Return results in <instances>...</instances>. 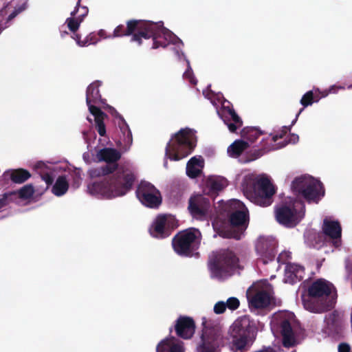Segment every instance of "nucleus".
I'll list each match as a JSON object with an SVG mask.
<instances>
[{"instance_id":"obj_50","label":"nucleus","mask_w":352,"mask_h":352,"mask_svg":"<svg viewBox=\"0 0 352 352\" xmlns=\"http://www.w3.org/2000/svg\"><path fill=\"white\" fill-rule=\"evenodd\" d=\"M81 14L78 16L79 18H82V21L84 18L87 15L89 10L86 6H82L81 8Z\"/></svg>"},{"instance_id":"obj_22","label":"nucleus","mask_w":352,"mask_h":352,"mask_svg":"<svg viewBox=\"0 0 352 352\" xmlns=\"http://www.w3.org/2000/svg\"><path fill=\"white\" fill-rule=\"evenodd\" d=\"M195 331L194 320L187 316H180L177 318V337L185 340L190 339Z\"/></svg>"},{"instance_id":"obj_9","label":"nucleus","mask_w":352,"mask_h":352,"mask_svg":"<svg viewBox=\"0 0 352 352\" xmlns=\"http://www.w3.org/2000/svg\"><path fill=\"white\" fill-rule=\"evenodd\" d=\"M305 208L302 201L287 197L275 210L277 221L287 228L296 226L305 217Z\"/></svg>"},{"instance_id":"obj_18","label":"nucleus","mask_w":352,"mask_h":352,"mask_svg":"<svg viewBox=\"0 0 352 352\" xmlns=\"http://www.w3.org/2000/svg\"><path fill=\"white\" fill-rule=\"evenodd\" d=\"M277 242L271 236H260L256 243V251L263 259L265 263L268 260H272L276 254Z\"/></svg>"},{"instance_id":"obj_16","label":"nucleus","mask_w":352,"mask_h":352,"mask_svg":"<svg viewBox=\"0 0 352 352\" xmlns=\"http://www.w3.org/2000/svg\"><path fill=\"white\" fill-rule=\"evenodd\" d=\"M176 227V218L169 214H160L153 220L148 232L156 239H165L169 236Z\"/></svg>"},{"instance_id":"obj_1","label":"nucleus","mask_w":352,"mask_h":352,"mask_svg":"<svg viewBox=\"0 0 352 352\" xmlns=\"http://www.w3.org/2000/svg\"><path fill=\"white\" fill-rule=\"evenodd\" d=\"M121 156V153L113 148H103L98 152V160L106 164L89 169V175L91 178L104 179L91 184V193L112 199L124 196L133 188L137 175L132 168L118 165Z\"/></svg>"},{"instance_id":"obj_41","label":"nucleus","mask_w":352,"mask_h":352,"mask_svg":"<svg viewBox=\"0 0 352 352\" xmlns=\"http://www.w3.org/2000/svg\"><path fill=\"white\" fill-rule=\"evenodd\" d=\"M224 302L226 303V308L230 311L236 310L240 305V301L236 297H230Z\"/></svg>"},{"instance_id":"obj_43","label":"nucleus","mask_w":352,"mask_h":352,"mask_svg":"<svg viewBox=\"0 0 352 352\" xmlns=\"http://www.w3.org/2000/svg\"><path fill=\"white\" fill-rule=\"evenodd\" d=\"M313 90L315 93L316 102H318L321 98H325L330 94L328 89L321 91L318 88H314Z\"/></svg>"},{"instance_id":"obj_62","label":"nucleus","mask_w":352,"mask_h":352,"mask_svg":"<svg viewBox=\"0 0 352 352\" xmlns=\"http://www.w3.org/2000/svg\"><path fill=\"white\" fill-rule=\"evenodd\" d=\"M80 2H81V0H78L77 6H80Z\"/></svg>"},{"instance_id":"obj_47","label":"nucleus","mask_w":352,"mask_h":352,"mask_svg":"<svg viewBox=\"0 0 352 352\" xmlns=\"http://www.w3.org/2000/svg\"><path fill=\"white\" fill-rule=\"evenodd\" d=\"M42 179L46 183L47 186L52 184L54 178L50 173H45L41 175Z\"/></svg>"},{"instance_id":"obj_58","label":"nucleus","mask_w":352,"mask_h":352,"mask_svg":"<svg viewBox=\"0 0 352 352\" xmlns=\"http://www.w3.org/2000/svg\"><path fill=\"white\" fill-rule=\"evenodd\" d=\"M303 111V109H301L299 112L297 113L296 116V118L295 120L292 122V124L295 123L297 120V118L298 117V116L302 113V111Z\"/></svg>"},{"instance_id":"obj_54","label":"nucleus","mask_w":352,"mask_h":352,"mask_svg":"<svg viewBox=\"0 0 352 352\" xmlns=\"http://www.w3.org/2000/svg\"><path fill=\"white\" fill-rule=\"evenodd\" d=\"M79 7H80V6H77V5L76 6L74 10L71 12V16H72L71 17L75 16V15L76 14L77 12L79 10Z\"/></svg>"},{"instance_id":"obj_46","label":"nucleus","mask_w":352,"mask_h":352,"mask_svg":"<svg viewBox=\"0 0 352 352\" xmlns=\"http://www.w3.org/2000/svg\"><path fill=\"white\" fill-rule=\"evenodd\" d=\"M10 3L6 1V0H0V16H4L7 14V8H8Z\"/></svg>"},{"instance_id":"obj_63","label":"nucleus","mask_w":352,"mask_h":352,"mask_svg":"<svg viewBox=\"0 0 352 352\" xmlns=\"http://www.w3.org/2000/svg\"><path fill=\"white\" fill-rule=\"evenodd\" d=\"M347 88L348 89H351L352 88V85H349Z\"/></svg>"},{"instance_id":"obj_30","label":"nucleus","mask_w":352,"mask_h":352,"mask_svg":"<svg viewBox=\"0 0 352 352\" xmlns=\"http://www.w3.org/2000/svg\"><path fill=\"white\" fill-rule=\"evenodd\" d=\"M305 243L314 248H319L323 244L322 236L315 230H307L305 233Z\"/></svg>"},{"instance_id":"obj_61","label":"nucleus","mask_w":352,"mask_h":352,"mask_svg":"<svg viewBox=\"0 0 352 352\" xmlns=\"http://www.w3.org/2000/svg\"><path fill=\"white\" fill-rule=\"evenodd\" d=\"M173 327L174 328V329L176 331V321L174 322V324H173Z\"/></svg>"},{"instance_id":"obj_23","label":"nucleus","mask_w":352,"mask_h":352,"mask_svg":"<svg viewBox=\"0 0 352 352\" xmlns=\"http://www.w3.org/2000/svg\"><path fill=\"white\" fill-rule=\"evenodd\" d=\"M305 274L304 267L295 263H287L285 270L284 282L294 284L300 280Z\"/></svg>"},{"instance_id":"obj_25","label":"nucleus","mask_w":352,"mask_h":352,"mask_svg":"<svg viewBox=\"0 0 352 352\" xmlns=\"http://www.w3.org/2000/svg\"><path fill=\"white\" fill-rule=\"evenodd\" d=\"M101 82L96 80L91 83L87 88L86 91V102L90 111V107L94 106L91 103H98L102 102V96L100 93L99 87Z\"/></svg>"},{"instance_id":"obj_35","label":"nucleus","mask_w":352,"mask_h":352,"mask_svg":"<svg viewBox=\"0 0 352 352\" xmlns=\"http://www.w3.org/2000/svg\"><path fill=\"white\" fill-rule=\"evenodd\" d=\"M176 133L172 134L170 140L168 142L166 147V157L170 160H176Z\"/></svg>"},{"instance_id":"obj_55","label":"nucleus","mask_w":352,"mask_h":352,"mask_svg":"<svg viewBox=\"0 0 352 352\" xmlns=\"http://www.w3.org/2000/svg\"><path fill=\"white\" fill-rule=\"evenodd\" d=\"M184 347L177 342V352H184Z\"/></svg>"},{"instance_id":"obj_52","label":"nucleus","mask_w":352,"mask_h":352,"mask_svg":"<svg viewBox=\"0 0 352 352\" xmlns=\"http://www.w3.org/2000/svg\"><path fill=\"white\" fill-rule=\"evenodd\" d=\"M299 140V137L296 134H292L289 137V142L293 144L296 143Z\"/></svg>"},{"instance_id":"obj_40","label":"nucleus","mask_w":352,"mask_h":352,"mask_svg":"<svg viewBox=\"0 0 352 352\" xmlns=\"http://www.w3.org/2000/svg\"><path fill=\"white\" fill-rule=\"evenodd\" d=\"M315 100V93L312 89L306 92L302 96L300 102L304 107H306L309 105H311L314 102H316Z\"/></svg>"},{"instance_id":"obj_39","label":"nucleus","mask_w":352,"mask_h":352,"mask_svg":"<svg viewBox=\"0 0 352 352\" xmlns=\"http://www.w3.org/2000/svg\"><path fill=\"white\" fill-rule=\"evenodd\" d=\"M82 21V18H79L78 16L76 18L69 17L66 19L67 27L73 33H75L78 30L80 25Z\"/></svg>"},{"instance_id":"obj_56","label":"nucleus","mask_w":352,"mask_h":352,"mask_svg":"<svg viewBox=\"0 0 352 352\" xmlns=\"http://www.w3.org/2000/svg\"><path fill=\"white\" fill-rule=\"evenodd\" d=\"M97 35H98V36H99L100 37H104V35H105V31H104V30H100L98 32V34H97Z\"/></svg>"},{"instance_id":"obj_17","label":"nucleus","mask_w":352,"mask_h":352,"mask_svg":"<svg viewBox=\"0 0 352 352\" xmlns=\"http://www.w3.org/2000/svg\"><path fill=\"white\" fill-rule=\"evenodd\" d=\"M195 131L185 128L177 132V160L188 156L196 145Z\"/></svg>"},{"instance_id":"obj_2","label":"nucleus","mask_w":352,"mask_h":352,"mask_svg":"<svg viewBox=\"0 0 352 352\" xmlns=\"http://www.w3.org/2000/svg\"><path fill=\"white\" fill-rule=\"evenodd\" d=\"M188 210L193 218L201 221H208L214 218L212 226L217 234L223 238L240 239L248 227V210L243 202L238 199H230L226 202L219 201L216 207L220 216H230V224L221 226L218 218H214L210 210L208 199L201 195H196L189 199Z\"/></svg>"},{"instance_id":"obj_57","label":"nucleus","mask_w":352,"mask_h":352,"mask_svg":"<svg viewBox=\"0 0 352 352\" xmlns=\"http://www.w3.org/2000/svg\"><path fill=\"white\" fill-rule=\"evenodd\" d=\"M8 25H3L2 23L0 22V34L1 33V32L6 29V28H8Z\"/></svg>"},{"instance_id":"obj_6","label":"nucleus","mask_w":352,"mask_h":352,"mask_svg":"<svg viewBox=\"0 0 352 352\" xmlns=\"http://www.w3.org/2000/svg\"><path fill=\"white\" fill-rule=\"evenodd\" d=\"M295 322L294 314L288 311H280L272 316V332L274 336H281L285 347H293L300 342L301 338L295 327Z\"/></svg>"},{"instance_id":"obj_4","label":"nucleus","mask_w":352,"mask_h":352,"mask_svg":"<svg viewBox=\"0 0 352 352\" xmlns=\"http://www.w3.org/2000/svg\"><path fill=\"white\" fill-rule=\"evenodd\" d=\"M236 180L244 195L252 203L263 207L272 204L276 190L267 175L243 170L237 175Z\"/></svg>"},{"instance_id":"obj_21","label":"nucleus","mask_w":352,"mask_h":352,"mask_svg":"<svg viewBox=\"0 0 352 352\" xmlns=\"http://www.w3.org/2000/svg\"><path fill=\"white\" fill-rule=\"evenodd\" d=\"M285 132L286 128H284L283 131H282L280 133L274 135H270L263 142V151L261 153L256 154L254 157L245 160L244 162H249L253 161L258 158L260 156H261L263 153L266 152L276 150L283 147L285 146V144L276 143V142L279 139L283 138Z\"/></svg>"},{"instance_id":"obj_48","label":"nucleus","mask_w":352,"mask_h":352,"mask_svg":"<svg viewBox=\"0 0 352 352\" xmlns=\"http://www.w3.org/2000/svg\"><path fill=\"white\" fill-rule=\"evenodd\" d=\"M350 349V346L346 343H341L338 345V352H352Z\"/></svg>"},{"instance_id":"obj_32","label":"nucleus","mask_w":352,"mask_h":352,"mask_svg":"<svg viewBox=\"0 0 352 352\" xmlns=\"http://www.w3.org/2000/svg\"><path fill=\"white\" fill-rule=\"evenodd\" d=\"M157 352H176V339L174 337L162 340L157 346Z\"/></svg>"},{"instance_id":"obj_42","label":"nucleus","mask_w":352,"mask_h":352,"mask_svg":"<svg viewBox=\"0 0 352 352\" xmlns=\"http://www.w3.org/2000/svg\"><path fill=\"white\" fill-rule=\"evenodd\" d=\"M98 41L99 38L98 37V35L94 32H91L87 36L85 40H83V44L82 45L87 46L91 44H96L98 42Z\"/></svg>"},{"instance_id":"obj_24","label":"nucleus","mask_w":352,"mask_h":352,"mask_svg":"<svg viewBox=\"0 0 352 352\" xmlns=\"http://www.w3.org/2000/svg\"><path fill=\"white\" fill-rule=\"evenodd\" d=\"M3 176L5 181L10 180L13 184H21L28 181L32 175L29 170L19 168L6 170Z\"/></svg>"},{"instance_id":"obj_28","label":"nucleus","mask_w":352,"mask_h":352,"mask_svg":"<svg viewBox=\"0 0 352 352\" xmlns=\"http://www.w3.org/2000/svg\"><path fill=\"white\" fill-rule=\"evenodd\" d=\"M248 147L249 143L248 142L243 140H236L228 146L227 153L230 157L236 158Z\"/></svg>"},{"instance_id":"obj_15","label":"nucleus","mask_w":352,"mask_h":352,"mask_svg":"<svg viewBox=\"0 0 352 352\" xmlns=\"http://www.w3.org/2000/svg\"><path fill=\"white\" fill-rule=\"evenodd\" d=\"M135 194L141 204L147 208L157 209L162 205L160 191L148 182L142 181L137 187Z\"/></svg>"},{"instance_id":"obj_3","label":"nucleus","mask_w":352,"mask_h":352,"mask_svg":"<svg viewBox=\"0 0 352 352\" xmlns=\"http://www.w3.org/2000/svg\"><path fill=\"white\" fill-rule=\"evenodd\" d=\"M131 36V41L135 42L140 46L142 38L153 39V47H165L170 44L175 45V36L169 30L165 28L162 21L154 23L149 21L131 19L126 21V26L118 25L113 31V37Z\"/></svg>"},{"instance_id":"obj_34","label":"nucleus","mask_w":352,"mask_h":352,"mask_svg":"<svg viewBox=\"0 0 352 352\" xmlns=\"http://www.w3.org/2000/svg\"><path fill=\"white\" fill-rule=\"evenodd\" d=\"M16 192V199L20 198L21 199H30L34 194V188L32 184H26Z\"/></svg>"},{"instance_id":"obj_53","label":"nucleus","mask_w":352,"mask_h":352,"mask_svg":"<svg viewBox=\"0 0 352 352\" xmlns=\"http://www.w3.org/2000/svg\"><path fill=\"white\" fill-rule=\"evenodd\" d=\"M172 247L175 252H176V234L172 239Z\"/></svg>"},{"instance_id":"obj_33","label":"nucleus","mask_w":352,"mask_h":352,"mask_svg":"<svg viewBox=\"0 0 352 352\" xmlns=\"http://www.w3.org/2000/svg\"><path fill=\"white\" fill-rule=\"evenodd\" d=\"M261 135V132L254 127H245L241 131L243 140L250 144L253 143Z\"/></svg>"},{"instance_id":"obj_20","label":"nucleus","mask_w":352,"mask_h":352,"mask_svg":"<svg viewBox=\"0 0 352 352\" xmlns=\"http://www.w3.org/2000/svg\"><path fill=\"white\" fill-rule=\"evenodd\" d=\"M228 185V180L222 176H209L204 182L203 192L206 195L213 197L226 188Z\"/></svg>"},{"instance_id":"obj_5","label":"nucleus","mask_w":352,"mask_h":352,"mask_svg":"<svg viewBox=\"0 0 352 352\" xmlns=\"http://www.w3.org/2000/svg\"><path fill=\"white\" fill-rule=\"evenodd\" d=\"M256 323L248 316L238 318L230 326L228 344L232 352H246L256 338Z\"/></svg>"},{"instance_id":"obj_19","label":"nucleus","mask_w":352,"mask_h":352,"mask_svg":"<svg viewBox=\"0 0 352 352\" xmlns=\"http://www.w3.org/2000/svg\"><path fill=\"white\" fill-rule=\"evenodd\" d=\"M323 233L332 240L335 247L341 245L342 228L338 221L331 217H326L323 219L322 226Z\"/></svg>"},{"instance_id":"obj_38","label":"nucleus","mask_w":352,"mask_h":352,"mask_svg":"<svg viewBox=\"0 0 352 352\" xmlns=\"http://www.w3.org/2000/svg\"><path fill=\"white\" fill-rule=\"evenodd\" d=\"M28 5L27 1H25L23 3L16 6L14 8V10L7 17L6 24L8 23L10 21H11L12 19H14L20 13L25 11L28 8Z\"/></svg>"},{"instance_id":"obj_36","label":"nucleus","mask_w":352,"mask_h":352,"mask_svg":"<svg viewBox=\"0 0 352 352\" xmlns=\"http://www.w3.org/2000/svg\"><path fill=\"white\" fill-rule=\"evenodd\" d=\"M179 60L180 63H182L186 67V69L183 74V77L184 79L188 80L189 82L193 85L197 84V80L193 76L192 70L190 66V63L188 60L186 59L184 56L179 57Z\"/></svg>"},{"instance_id":"obj_31","label":"nucleus","mask_w":352,"mask_h":352,"mask_svg":"<svg viewBox=\"0 0 352 352\" xmlns=\"http://www.w3.org/2000/svg\"><path fill=\"white\" fill-rule=\"evenodd\" d=\"M69 188V183L65 175L59 176L54 185L52 187V191L56 196H62L66 193Z\"/></svg>"},{"instance_id":"obj_27","label":"nucleus","mask_w":352,"mask_h":352,"mask_svg":"<svg viewBox=\"0 0 352 352\" xmlns=\"http://www.w3.org/2000/svg\"><path fill=\"white\" fill-rule=\"evenodd\" d=\"M89 112L94 116L96 129L98 134L102 137L105 136L107 132L104 120L107 118V115L96 106L90 107Z\"/></svg>"},{"instance_id":"obj_49","label":"nucleus","mask_w":352,"mask_h":352,"mask_svg":"<svg viewBox=\"0 0 352 352\" xmlns=\"http://www.w3.org/2000/svg\"><path fill=\"white\" fill-rule=\"evenodd\" d=\"M329 94H337L339 90L344 89V87L343 86H338L336 85H331L329 89Z\"/></svg>"},{"instance_id":"obj_7","label":"nucleus","mask_w":352,"mask_h":352,"mask_svg":"<svg viewBox=\"0 0 352 352\" xmlns=\"http://www.w3.org/2000/svg\"><path fill=\"white\" fill-rule=\"evenodd\" d=\"M308 292L310 296L320 301V305H316L313 301L304 303L305 308L313 313H321L331 308L336 298L333 285L324 278H319L313 282Z\"/></svg>"},{"instance_id":"obj_59","label":"nucleus","mask_w":352,"mask_h":352,"mask_svg":"<svg viewBox=\"0 0 352 352\" xmlns=\"http://www.w3.org/2000/svg\"><path fill=\"white\" fill-rule=\"evenodd\" d=\"M177 47L179 46V43L182 44V41L178 37H177Z\"/></svg>"},{"instance_id":"obj_51","label":"nucleus","mask_w":352,"mask_h":352,"mask_svg":"<svg viewBox=\"0 0 352 352\" xmlns=\"http://www.w3.org/2000/svg\"><path fill=\"white\" fill-rule=\"evenodd\" d=\"M73 38L76 41L77 44L80 47H85V45H82L83 41L80 40V36L78 34L74 33Z\"/></svg>"},{"instance_id":"obj_29","label":"nucleus","mask_w":352,"mask_h":352,"mask_svg":"<svg viewBox=\"0 0 352 352\" xmlns=\"http://www.w3.org/2000/svg\"><path fill=\"white\" fill-rule=\"evenodd\" d=\"M116 118L120 119L118 122V126L120 128L122 136L120 139L122 140L125 144H131L133 142L132 133L129 129V125L126 122L124 118L117 113Z\"/></svg>"},{"instance_id":"obj_14","label":"nucleus","mask_w":352,"mask_h":352,"mask_svg":"<svg viewBox=\"0 0 352 352\" xmlns=\"http://www.w3.org/2000/svg\"><path fill=\"white\" fill-rule=\"evenodd\" d=\"M201 243V232L199 230L190 228L177 233V254L185 256H197Z\"/></svg>"},{"instance_id":"obj_13","label":"nucleus","mask_w":352,"mask_h":352,"mask_svg":"<svg viewBox=\"0 0 352 352\" xmlns=\"http://www.w3.org/2000/svg\"><path fill=\"white\" fill-rule=\"evenodd\" d=\"M201 331L196 345V352H220L223 346V336L218 327H207Z\"/></svg>"},{"instance_id":"obj_11","label":"nucleus","mask_w":352,"mask_h":352,"mask_svg":"<svg viewBox=\"0 0 352 352\" xmlns=\"http://www.w3.org/2000/svg\"><path fill=\"white\" fill-rule=\"evenodd\" d=\"M237 261L238 259L232 252L221 251L214 258H210L208 267L211 276L217 279H223L230 276Z\"/></svg>"},{"instance_id":"obj_44","label":"nucleus","mask_w":352,"mask_h":352,"mask_svg":"<svg viewBox=\"0 0 352 352\" xmlns=\"http://www.w3.org/2000/svg\"><path fill=\"white\" fill-rule=\"evenodd\" d=\"M226 305L224 301L220 300L215 303L214 305V312L216 314H221L226 310Z\"/></svg>"},{"instance_id":"obj_60","label":"nucleus","mask_w":352,"mask_h":352,"mask_svg":"<svg viewBox=\"0 0 352 352\" xmlns=\"http://www.w3.org/2000/svg\"><path fill=\"white\" fill-rule=\"evenodd\" d=\"M65 34H67V32H61V36H64Z\"/></svg>"},{"instance_id":"obj_45","label":"nucleus","mask_w":352,"mask_h":352,"mask_svg":"<svg viewBox=\"0 0 352 352\" xmlns=\"http://www.w3.org/2000/svg\"><path fill=\"white\" fill-rule=\"evenodd\" d=\"M291 257L292 253L289 251L284 250L279 254L277 260L280 263H286Z\"/></svg>"},{"instance_id":"obj_37","label":"nucleus","mask_w":352,"mask_h":352,"mask_svg":"<svg viewBox=\"0 0 352 352\" xmlns=\"http://www.w3.org/2000/svg\"><path fill=\"white\" fill-rule=\"evenodd\" d=\"M16 192L10 191L0 195V209L8 206L9 204L16 201Z\"/></svg>"},{"instance_id":"obj_26","label":"nucleus","mask_w":352,"mask_h":352,"mask_svg":"<svg viewBox=\"0 0 352 352\" xmlns=\"http://www.w3.org/2000/svg\"><path fill=\"white\" fill-rule=\"evenodd\" d=\"M204 166V158L201 155L194 156L186 164V174L191 178H195L201 173Z\"/></svg>"},{"instance_id":"obj_12","label":"nucleus","mask_w":352,"mask_h":352,"mask_svg":"<svg viewBox=\"0 0 352 352\" xmlns=\"http://www.w3.org/2000/svg\"><path fill=\"white\" fill-rule=\"evenodd\" d=\"M203 94L211 100L212 104L216 107L219 116L227 125L230 132L234 133L242 126L241 119L231 108L230 102L224 99L223 96L218 94L217 96V102H216L211 97H208L206 94V91H204Z\"/></svg>"},{"instance_id":"obj_64","label":"nucleus","mask_w":352,"mask_h":352,"mask_svg":"<svg viewBox=\"0 0 352 352\" xmlns=\"http://www.w3.org/2000/svg\"><path fill=\"white\" fill-rule=\"evenodd\" d=\"M166 164H167V162H164V166H166Z\"/></svg>"},{"instance_id":"obj_10","label":"nucleus","mask_w":352,"mask_h":352,"mask_svg":"<svg viewBox=\"0 0 352 352\" xmlns=\"http://www.w3.org/2000/svg\"><path fill=\"white\" fill-rule=\"evenodd\" d=\"M246 296L251 310L267 308L274 303L272 287L266 280L254 283L247 290Z\"/></svg>"},{"instance_id":"obj_8","label":"nucleus","mask_w":352,"mask_h":352,"mask_svg":"<svg viewBox=\"0 0 352 352\" xmlns=\"http://www.w3.org/2000/svg\"><path fill=\"white\" fill-rule=\"evenodd\" d=\"M291 190L298 197L309 203L318 204L324 195L322 183L309 175L296 177L291 184Z\"/></svg>"}]
</instances>
